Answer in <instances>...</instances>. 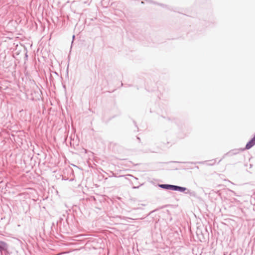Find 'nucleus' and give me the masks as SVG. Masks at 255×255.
Here are the masks:
<instances>
[{
	"mask_svg": "<svg viewBox=\"0 0 255 255\" xmlns=\"http://www.w3.org/2000/svg\"><path fill=\"white\" fill-rule=\"evenodd\" d=\"M158 186L159 187L163 189L183 192L185 194H189L190 196L195 195L194 192L191 191L190 190L184 187L168 184H158Z\"/></svg>",
	"mask_w": 255,
	"mask_h": 255,
	"instance_id": "nucleus-1",
	"label": "nucleus"
},
{
	"mask_svg": "<svg viewBox=\"0 0 255 255\" xmlns=\"http://www.w3.org/2000/svg\"><path fill=\"white\" fill-rule=\"evenodd\" d=\"M8 248L9 246L6 242L0 241V255H9Z\"/></svg>",
	"mask_w": 255,
	"mask_h": 255,
	"instance_id": "nucleus-2",
	"label": "nucleus"
},
{
	"mask_svg": "<svg viewBox=\"0 0 255 255\" xmlns=\"http://www.w3.org/2000/svg\"><path fill=\"white\" fill-rule=\"evenodd\" d=\"M255 145V137L254 136L251 140H250L246 145L244 148H241V150H244L246 149H249Z\"/></svg>",
	"mask_w": 255,
	"mask_h": 255,
	"instance_id": "nucleus-3",
	"label": "nucleus"
},
{
	"mask_svg": "<svg viewBox=\"0 0 255 255\" xmlns=\"http://www.w3.org/2000/svg\"><path fill=\"white\" fill-rule=\"evenodd\" d=\"M240 151H241V149H233V150H230V151H229L228 152L226 153V154H225L224 155L223 158L219 161L218 163L220 162H221V160H222V159L224 158L226 156H232L234 155H236L237 154H238L239 152Z\"/></svg>",
	"mask_w": 255,
	"mask_h": 255,
	"instance_id": "nucleus-4",
	"label": "nucleus"
},
{
	"mask_svg": "<svg viewBox=\"0 0 255 255\" xmlns=\"http://www.w3.org/2000/svg\"><path fill=\"white\" fill-rule=\"evenodd\" d=\"M209 161L210 162V163H209L208 164L209 165H213L216 163V159H213V160H210Z\"/></svg>",
	"mask_w": 255,
	"mask_h": 255,
	"instance_id": "nucleus-5",
	"label": "nucleus"
},
{
	"mask_svg": "<svg viewBox=\"0 0 255 255\" xmlns=\"http://www.w3.org/2000/svg\"><path fill=\"white\" fill-rule=\"evenodd\" d=\"M147 2L150 3H154L155 4L156 3L152 1V0H145Z\"/></svg>",
	"mask_w": 255,
	"mask_h": 255,
	"instance_id": "nucleus-6",
	"label": "nucleus"
},
{
	"mask_svg": "<svg viewBox=\"0 0 255 255\" xmlns=\"http://www.w3.org/2000/svg\"><path fill=\"white\" fill-rule=\"evenodd\" d=\"M83 236H84V235H81L78 236H77V237H76V238H78V240H81L82 237H83Z\"/></svg>",
	"mask_w": 255,
	"mask_h": 255,
	"instance_id": "nucleus-7",
	"label": "nucleus"
},
{
	"mask_svg": "<svg viewBox=\"0 0 255 255\" xmlns=\"http://www.w3.org/2000/svg\"><path fill=\"white\" fill-rule=\"evenodd\" d=\"M136 138H137V139L139 141H140V138H139V137H137H137H136Z\"/></svg>",
	"mask_w": 255,
	"mask_h": 255,
	"instance_id": "nucleus-8",
	"label": "nucleus"
},
{
	"mask_svg": "<svg viewBox=\"0 0 255 255\" xmlns=\"http://www.w3.org/2000/svg\"><path fill=\"white\" fill-rule=\"evenodd\" d=\"M141 4H144V1H142L141 2Z\"/></svg>",
	"mask_w": 255,
	"mask_h": 255,
	"instance_id": "nucleus-9",
	"label": "nucleus"
},
{
	"mask_svg": "<svg viewBox=\"0 0 255 255\" xmlns=\"http://www.w3.org/2000/svg\"><path fill=\"white\" fill-rule=\"evenodd\" d=\"M74 38H75V35H73V39H74Z\"/></svg>",
	"mask_w": 255,
	"mask_h": 255,
	"instance_id": "nucleus-10",
	"label": "nucleus"
},
{
	"mask_svg": "<svg viewBox=\"0 0 255 255\" xmlns=\"http://www.w3.org/2000/svg\"><path fill=\"white\" fill-rule=\"evenodd\" d=\"M27 57V54L26 53V54H25V57Z\"/></svg>",
	"mask_w": 255,
	"mask_h": 255,
	"instance_id": "nucleus-11",
	"label": "nucleus"
},
{
	"mask_svg": "<svg viewBox=\"0 0 255 255\" xmlns=\"http://www.w3.org/2000/svg\"><path fill=\"white\" fill-rule=\"evenodd\" d=\"M139 219H144V218H143V217H142V218H139Z\"/></svg>",
	"mask_w": 255,
	"mask_h": 255,
	"instance_id": "nucleus-12",
	"label": "nucleus"
},
{
	"mask_svg": "<svg viewBox=\"0 0 255 255\" xmlns=\"http://www.w3.org/2000/svg\"><path fill=\"white\" fill-rule=\"evenodd\" d=\"M137 188H138V187H137ZM133 188H136V187H133Z\"/></svg>",
	"mask_w": 255,
	"mask_h": 255,
	"instance_id": "nucleus-13",
	"label": "nucleus"
},
{
	"mask_svg": "<svg viewBox=\"0 0 255 255\" xmlns=\"http://www.w3.org/2000/svg\"><path fill=\"white\" fill-rule=\"evenodd\" d=\"M149 214H150V213H149L148 214H147V215H146V216H149Z\"/></svg>",
	"mask_w": 255,
	"mask_h": 255,
	"instance_id": "nucleus-14",
	"label": "nucleus"
}]
</instances>
